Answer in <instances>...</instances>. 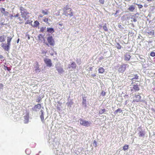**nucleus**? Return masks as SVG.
Instances as JSON below:
<instances>
[{
    "instance_id": "7ed1b4c3",
    "label": "nucleus",
    "mask_w": 155,
    "mask_h": 155,
    "mask_svg": "<svg viewBox=\"0 0 155 155\" xmlns=\"http://www.w3.org/2000/svg\"><path fill=\"white\" fill-rule=\"evenodd\" d=\"M80 124L81 125L84 126L85 127H89L90 126L91 123L90 122L84 120L82 119H80Z\"/></svg>"
},
{
    "instance_id": "5fc2aeb1",
    "label": "nucleus",
    "mask_w": 155,
    "mask_h": 155,
    "mask_svg": "<svg viewBox=\"0 0 155 155\" xmlns=\"http://www.w3.org/2000/svg\"><path fill=\"white\" fill-rule=\"evenodd\" d=\"M63 24H59V25L61 26H62Z\"/></svg>"
},
{
    "instance_id": "4c0bfd02",
    "label": "nucleus",
    "mask_w": 155,
    "mask_h": 155,
    "mask_svg": "<svg viewBox=\"0 0 155 155\" xmlns=\"http://www.w3.org/2000/svg\"><path fill=\"white\" fill-rule=\"evenodd\" d=\"M150 55L153 57L155 56V52H152L150 54Z\"/></svg>"
},
{
    "instance_id": "9b49d317",
    "label": "nucleus",
    "mask_w": 155,
    "mask_h": 155,
    "mask_svg": "<svg viewBox=\"0 0 155 155\" xmlns=\"http://www.w3.org/2000/svg\"><path fill=\"white\" fill-rule=\"evenodd\" d=\"M41 108V105L40 104H38L36 105H35L34 107L32 108L33 110L35 111H37L38 109L40 110Z\"/></svg>"
},
{
    "instance_id": "f704fd0d",
    "label": "nucleus",
    "mask_w": 155,
    "mask_h": 155,
    "mask_svg": "<svg viewBox=\"0 0 155 155\" xmlns=\"http://www.w3.org/2000/svg\"><path fill=\"white\" fill-rule=\"evenodd\" d=\"M32 22V21L31 20H28L25 23V24L27 25L28 24H31Z\"/></svg>"
},
{
    "instance_id": "6e6d98bb",
    "label": "nucleus",
    "mask_w": 155,
    "mask_h": 155,
    "mask_svg": "<svg viewBox=\"0 0 155 155\" xmlns=\"http://www.w3.org/2000/svg\"><path fill=\"white\" fill-rule=\"evenodd\" d=\"M40 17L42 18L43 17V16L42 15H39Z\"/></svg>"
},
{
    "instance_id": "4468645a",
    "label": "nucleus",
    "mask_w": 155,
    "mask_h": 155,
    "mask_svg": "<svg viewBox=\"0 0 155 155\" xmlns=\"http://www.w3.org/2000/svg\"><path fill=\"white\" fill-rule=\"evenodd\" d=\"M141 130H140L138 133L139 136L140 137H143L145 134V132L144 131L142 130L141 128Z\"/></svg>"
},
{
    "instance_id": "e2e57ef3",
    "label": "nucleus",
    "mask_w": 155,
    "mask_h": 155,
    "mask_svg": "<svg viewBox=\"0 0 155 155\" xmlns=\"http://www.w3.org/2000/svg\"><path fill=\"white\" fill-rule=\"evenodd\" d=\"M21 18L20 17H19L18 18V19H19V20H20Z\"/></svg>"
},
{
    "instance_id": "09e8293b",
    "label": "nucleus",
    "mask_w": 155,
    "mask_h": 155,
    "mask_svg": "<svg viewBox=\"0 0 155 155\" xmlns=\"http://www.w3.org/2000/svg\"><path fill=\"white\" fill-rule=\"evenodd\" d=\"M89 69H90V70L92 71V70L93 69V67H91L89 68Z\"/></svg>"
},
{
    "instance_id": "a211bd4d",
    "label": "nucleus",
    "mask_w": 155,
    "mask_h": 155,
    "mask_svg": "<svg viewBox=\"0 0 155 155\" xmlns=\"http://www.w3.org/2000/svg\"><path fill=\"white\" fill-rule=\"evenodd\" d=\"M86 97H82L83 99V101L82 102V104L83 105H84V106L85 107L86 106Z\"/></svg>"
},
{
    "instance_id": "9d476101",
    "label": "nucleus",
    "mask_w": 155,
    "mask_h": 155,
    "mask_svg": "<svg viewBox=\"0 0 155 155\" xmlns=\"http://www.w3.org/2000/svg\"><path fill=\"white\" fill-rule=\"evenodd\" d=\"M56 68L59 74L62 73L64 71L63 68L60 66H58V65H56Z\"/></svg>"
},
{
    "instance_id": "dca6fc26",
    "label": "nucleus",
    "mask_w": 155,
    "mask_h": 155,
    "mask_svg": "<svg viewBox=\"0 0 155 155\" xmlns=\"http://www.w3.org/2000/svg\"><path fill=\"white\" fill-rule=\"evenodd\" d=\"M104 69L102 67H100L98 69L99 73L103 74L104 72Z\"/></svg>"
},
{
    "instance_id": "f8f14e48",
    "label": "nucleus",
    "mask_w": 155,
    "mask_h": 155,
    "mask_svg": "<svg viewBox=\"0 0 155 155\" xmlns=\"http://www.w3.org/2000/svg\"><path fill=\"white\" fill-rule=\"evenodd\" d=\"M35 67L36 68L35 71L36 72H39L40 71L39 68V65L38 63V62H36L35 63Z\"/></svg>"
},
{
    "instance_id": "864d4df0",
    "label": "nucleus",
    "mask_w": 155,
    "mask_h": 155,
    "mask_svg": "<svg viewBox=\"0 0 155 155\" xmlns=\"http://www.w3.org/2000/svg\"><path fill=\"white\" fill-rule=\"evenodd\" d=\"M118 12V11H117H117H116V13H115V15H117V13Z\"/></svg>"
},
{
    "instance_id": "7c9ffc66",
    "label": "nucleus",
    "mask_w": 155,
    "mask_h": 155,
    "mask_svg": "<svg viewBox=\"0 0 155 155\" xmlns=\"http://www.w3.org/2000/svg\"><path fill=\"white\" fill-rule=\"evenodd\" d=\"M41 114L40 116V118L42 121H43L44 120V114L43 113V110H41Z\"/></svg>"
},
{
    "instance_id": "0eeeda50",
    "label": "nucleus",
    "mask_w": 155,
    "mask_h": 155,
    "mask_svg": "<svg viewBox=\"0 0 155 155\" xmlns=\"http://www.w3.org/2000/svg\"><path fill=\"white\" fill-rule=\"evenodd\" d=\"M141 97L140 95L137 94L134 96V99L133 101V102H138L140 101Z\"/></svg>"
},
{
    "instance_id": "72a5a7b5",
    "label": "nucleus",
    "mask_w": 155,
    "mask_h": 155,
    "mask_svg": "<svg viewBox=\"0 0 155 155\" xmlns=\"http://www.w3.org/2000/svg\"><path fill=\"white\" fill-rule=\"evenodd\" d=\"M46 29V27H42L40 28V32H43Z\"/></svg>"
},
{
    "instance_id": "cd10ccee",
    "label": "nucleus",
    "mask_w": 155,
    "mask_h": 155,
    "mask_svg": "<svg viewBox=\"0 0 155 155\" xmlns=\"http://www.w3.org/2000/svg\"><path fill=\"white\" fill-rule=\"evenodd\" d=\"M123 150H127L128 148V146L127 145H125L123 147Z\"/></svg>"
},
{
    "instance_id": "603ef678",
    "label": "nucleus",
    "mask_w": 155,
    "mask_h": 155,
    "mask_svg": "<svg viewBox=\"0 0 155 155\" xmlns=\"http://www.w3.org/2000/svg\"><path fill=\"white\" fill-rule=\"evenodd\" d=\"M19 39L18 38V39L17 40V43H18L19 42Z\"/></svg>"
},
{
    "instance_id": "b1692460",
    "label": "nucleus",
    "mask_w": 155,
    "mask_h": 155,
    "mask_svg": "<svg viewBox=\"0 0 155 155\" xmlns=\"http://www.w3.org/2000/svg\"><path fill=\"white\" fill-rule=\"evenodd\" d=\"M116 47L118 49H120L122 48L121 46L119 43H117Z\"/></svg>"
},
{
    "instance_id": "f3484780",
    "label": "nucleus",
    "mask_w": 155,
    "mask_h": 155,
    "mask_svg": "<svg viewBox=\"0 0 155 155\" xmlns=\"http://www.w3.org/2000/svg\"><path fill=\"white\" fill-rule=\"evenodd\" d=\"M38 39L40 41H42V40H45V39L44 37V36L41 34L38 35Z\"/></svg>"
},
{
    "instance_id": "ddd939ff",
    "label": "nucleus",
    "mask_w": 155,
    "mask_h": 155,
    "mask_svg": "<svg viewBox=\"0 0 155 155\" xmlns=\"http://www.w3.org/2000/svg\"><path fill=\"white\" fill-rule=\"evenodd\" d=\"M130 76L132 77H133L132 78L131 80L132 81H137V80L139 78V76L137 74H131L130 75Z\"/></svg>"
},
{
    "instance_id": "58836bf2",
    "label": "nucleus",
    "mask_w": 155,
    "mask_h": 155,
    "mask_svg": "<svg viewBox=\"0 0 155 155\" xmlns=\"http://www.w3.org/2000/svg\"><path fill=\"white\" fill-rule=\"evenodd\" d=\"M5 9L4 8H2L1 9V12L2 13H3L4 12H5Z\"/></svg>"
},
{
    "instance_id": "69168bd1",
    "label": "nucleus",
    "mask_w": 155,
    "mask_h": 155,
    "mask_svg": "<svg viewBox=\"0 0 155 155\" xmlns=\"http://www.w3.org/2000/svg\"><path fill=\"white\" fill-rule=\"evenodd\" d=\"M141 128V127H138L139 128Z\"/></svg>"
},
{
    "instance_id": "49530a36",
    "label": "nucleus",
    "mask_w": 155,
    "mask_h": 155,
    "mask_svg": "<svg viewBox=\"0 0 155 155\" xmlns=\"http://www.w3.org/2000/svg\"><path fill=\"white\" fill-rule=\"evenodd\" d=\"M91 76L92 77H94L96 76V75L95 74H91Z\"/></svg>"
},
{
    "instance_id": "412c9836",
    "label": "nucleus",
    "mask_w": 155,
    "mask_h": 155,
    "mask_svg": "<svg viewBox=\"0 0 155 155\" xmlns=\"http://www.w3.org/2000/svg\"><path fill=\"white\" fill-rule=\"evenodd\" d=\"M122 110L120 108H118L117 110H116L114 112L115 114H117L118 112L120 113L122 112Z\"/></svg>"
},
{
    "instance_id": "aec40b11",
    "label": "nucleus",
    "mask_w": 155,
    "mask_h": 155,
    "mask_svg": "<svg viewBox=\"0 0 155 155\" xmlns=\"http://www.w3.org/2000/svg\"><path fill=\"white\" fill-rule=\"evenodd\" d=\"M12 39V38L11 37H8L7 38V43L10 45V42Z\"/></svg>"
},
{
    "instance_id": "6ab92c4d",
    "label": "nucleus",
    "mask_w": 155,
    "mask_h": 155,
    "mask_svg": "<svg viewBox=\"0 0 155 155\" xmlns=\"http://www.w3.org/2000/svg\"><path fill=\"white\" fill-rule=\"evenodd\" d=\"M47 31L48 32L51 33H53L54 31V29L52 28H47Z\"/></svg>"
},
{
    "instance_id": "c756f323",
    "label": "nucleus",
    "mask_w": 155,
    "mask_h": 155,
    "mask_svg": "<svg viewBox=\"0 0 155 155\" xmlns=\"http://www.w3.org/2000/svg\"><path fill=\"white\" fill-rule=\"evenodd\" d=\"M43 21L44 22H45L46 23H48V18H47L46 17H44L43 19Z\"/></svg>"
},
{
    "instance_id": "774afa93",
    "label": "nucleus",
    "mask_w": 155,
    "mask_h": 155,
    "mask_svg": "<svg viewBox=\"0 0 155 155\" xmlns=\"http://www.w3.org/2000/svg\"><path fill=\"white\" fill-rule=\"evenodd\" d=\"M155 60H154V61L155 62V58H154Z\"/></svg>"
},
{
    "instance_id": "a19ab883",
    "label": "nucleus",
    "mask_w": 155,
    "mask_h": 155,
    "mask_svg": "<svg viewBox=\"0 0 155 155\" xmlns=\"http://www.w3.org/2000/svg\"><path fill=\"white\" fill-rule=\"evenodd\" d=\"M3 14L5 15H8L9 14V13L8 12L5 11Z\"/></svg>"
},
{
    "instance_id": "052dcab7",
    "label": "nucleus",
    "mask_w": 155,
    "mask_h": 155,
    "mask_svg": "<svg viewBox=\"0 0 155 155\" xmlns=\"http://www.w3.org/2000/svg\"><path fill=\"white\" fill-rule=\"evenodd\" d=\"M28 149H26L25 150V152L26 153L27 151L28 150Z\"/></svg>"
},
{
    "instance_id": "a878e982",
    "label": "nucleus",
    "mask_w": 155,
    "mask_h": 155,
    "mask_svg": "<svg viewBox=\"0 0 155 155\" xmlns=\"http://www.w3.org/2000/svg\"><path fill=\"white\" fill-rule=\"evenodd\" d=\"M5 41V39L4 37V36L3 35L2 36H0V42H2L4 41Z\"/></svg>"
},
{
    "instance_id": "1a4fd4ad",
    "label": "nucleus",
    "mask_w": 155,
    "mask_h": 155,
    "mask_svg": "<svg viewBox=\"0 0 155 155\" xmlns=\"http://www.w3.org/2000/svg\"><path fill=\"white\" fill-rule=\"evenodd\" d=\"M10 45L7 43V44L2 43V47L5 50L8 51L9 50Z\"/></svg>"
},
{
    "instance_id": "2eb2a0df",
    "label": "nucleus",
    "mask_w": 155,
    "mask_h": 155,
    "mask_svg": "<svg viewBox=\"0 0 155 155\" xmlns=\"http://www.w3.org/2000/svg\"><path fill=\"white\" fill-rule=\"evenodd\" d=\"M133 88L135 91H137L140 90V88L139 87V86L137 84L133 85Z\"/></svg>"
},
{
    "instance_id": "79ce46f5",
    "label": "nucleus",
    "mask_w": 155,
    "mask_h": 155,
    "mask_svg": "<svg viewBox=\"0 0 155 155\" xmlns=\"http://www.w3.org/2000/svg\"><path fill=\"white\" fill-rule=\"evenodd\" d=\"M138 6V7L139 9L142 8L143 7V5H141L137 4Z\"/></svg>"
},
{
    "instance_id": "f257e3e1",
    "label": "nucleus",
    "mask_w": 155,
    "mask_h": 155,
    "mask_svg": "<svg viewBox=\"0 0 155 155\" xmlns=\"http://www.w3.org/2000/svg\"><path fill=\"white\" fill-rule=\"evenodd\" d=\"M62 9L63 11V14L66 17H71L74 16V12L71 8L68 7V5H66Z\"/></svg>"
},
{
    "instance_id": "37998d69",
    "label": "nucleus",
    "mask_w": 155,
    "mask_h": 155,
    "mask_svg": "<svg viewBox=\"0 0 155 155\" xmlns=\"http://www.w3.org/2000/svg\"><path fill=\"white\" fill-rule=\"evenodd\" d=\"M3 86V84L2 83H0V88H2Z\"/></svg>"
},
{
    "instance_id": "5701e85b",
    "label": "nucleus",
    "mask_w": 155,
    "mask_h": 155,
    "mask_svg": "<svg viewBox=\"0 0 155 155\" xmlns=\"http://www.w3.org/2000/svg\"><path fill=\"white\" fill-rule=\"evenodd\" d=\"M46 11L45 10H42L41 12L44 15H47L48 14V10L46 9Z\"/></svg>"
},
{
    "instance_id": "bb28decb",
    "label": "nucleus",
    "mask_w": 155,
    "mask_h": 155,
    "mask_svg": "<svg viewBox=\"0 0 155 155\" xmlns=\"http://www.w3.org/2000/svg\"><path fill=\"white\" fill-rule=\"evenodd\" d=\"M71 67L72 68L75 69L76 68V64L75 63H74V62H72L71 64Z\"/></svg>"
},
{
    "instance_id": "473e14b6",
    "label": "nucleus",
    "mask_w": 155,
    "mask_h": 155,
    "mask_svg": "<svg viewBox=\"0 0 155 155\" xmlns=\"http://www.w3.org/2000/svg\"><path fill=\"white\" fill-rule=\"evenodd\" d=\"M41 100L40 97H38L36 99V102H37L39 103L41 101Z\"/></svg>"
},
{
    "instance_id": "f03ea898",
    "label": "nucleus",
    "mask_w": 155,
    "mask_h": 155,
    "mask_svg": "<svg viewBox=\"0 0 155 155\" xmlns=\"http://www.w3.org/2000/svg\"><path fill=\"white\" fill-rule=\"evenodd\" d=\"M48 42H46L45 44L48 46L49 45L54 46L55 45V41L52 36H50L47 38Z\"/></svg>"
},
{
    "instance_id": "ea45409f",
    "label": "nucleus",
    "mask_w": 155,
    "mask_h": 155,
    "mask_svg": "<svg viewBox=\"0 0 155 155\" xmlns=\"http://www.w3.org/2000/svg\"><path fill=\"white\" fill-rule=\"evenodd\" d=\"M99 2L101 4H103L104 3V0H99Z\"/></svg>"
},
{
    "instance_id": "423d86ee",
    "label": "nucleus",
    "mask_w": 155,
    "mask_h": 155,
    "mask_svg": "<svg viewBox=\"0 0 155 155\" xmlns=\"http://www.w3.org/2000/svg\"><path fill=\"white\" fill-rule=\"evenodd\" d=\"M29 14L28 12H27V10L25 11L21 12V17L24 18L25 20H26V19L28 18L29 16L28 15Z\"/></svg>"
},
{
    "instance_id": "c85d7f7f",
    "label": "nucleus",
    "mask_w": 155,
    "mask_h": 155,
    "mask_svg": "<svg viewBox=\"0 0 155 155\" xmlns=\"http://www.w3.org/2000/svg\"><path fill=\"white\" fill-rule=\"evenodd\" d=\"M19 9L21 11V12H23L27 10L26 9H25L22 6L20 7Z\"/></svg>"
},
{
    "instance_id": "6e6552de",
    "label": "nucleus",
    "mask_w": 155,
    "mask_h": 155,
    "mask_svg": "<svg viewBox=\"0 0 155 155\" xmlns=\"http://www.w3.org/2000/svg\"><path fill=\"white\" fill-rule=\"evenodd\" d=\"M131 58L130 53L127 52L124 55V60L125 61H128Z\"/></svg>"
},
{
    "instance_id": "c9c22d12",
    "label": "nucleus",
    "mask_w": 155,
    "mask_h": 155,
    "mask_svg": "<svg viewBox=\"0 0 155 155\" xmlns=\"http://www.w3.org/2000/svg\"><path fill=\"white\" fill-rule=\"evenodd\" d=\"M105 111V109H103L99 111V113L100 114H102L104 113Z\"/></svg>"
},
{
    "instance_id": "8fccbe9b",
    "label": "nucleus",
    "mask_w": 155,
    "mask_h": 155,
    "mask_svg": "<svg viewBox=\"0 0 155 155\" xmlns=\"http://www.w3.org/2000/svg\"><path fill=\"white\" fill-rule=\"evenodd\" d=\"M94 143H95L96 144H97V142L96 141V140H94Z\"/></svg>"
},
{
    "instance_id": "bf43d9fd",
    "label": "nucleus",
    "mask_w": 155,
    "mask_h": 155,
    "mask_svg": "<svg viewBox=\"0 0 155 155\" xmlns=\"http://www.w3.org/2000/svg\"><path fill=\"white\" fill-rule=\"evenodd\" d=\"M30 37L29 36V35H28V39H30Z\"/></svg>"
},
{
    "instance_id": "3c124183",
    "label": "nucleus",
    "mask_w": 155,
    "mask_h": 155,
    "mask_svg": "<svg viewBox=\"0 0 155 155\" xmlns=\"http://www.w3.org/2000/svg\"><path fill=\"white\" fill-rule=\"evenodd\" d=\"M6 68L7 69V70L8 71H10V69H8V67H6Z\"/></svg>"
},
{
    "instance_id": "20e7f679",
    "label": "nucleus",
    "mask_w": 155,
    "mask_h": 155,
    "mask_svg": "<svg viewBox=\"0 0 155 155\" xmlns=\"http://www.w3.org/2000/svg\"><path fill=\"white\" fill-rule=\"evenodd\" d=\"M127 67H128V65L127 64H123L121 65L119 68L118 71L120 72H123L126 70Z\"/></svg>"
},
{
    "instance_id": "4d7b16f0",
    "label": "nucleus",
    "mask_w": 155,
    "mask_h": 155,
    "mask_svg": "<svg viewBox=\"0 0 155 155\" xmlns=\"http://www.w3.org/2000/svg\"><path fill=\"white\" fill-rule=\"evenodd\" d=\"M144 6L145 7H147V5H144Z\"/></svg>"
},
{
    "instance_id": "39448f33",
    "label": "nucleus",
    "mask_w": 155,
    "mask_h": 155,
    "mask_svg": "<svg viewBox=\"0 0 155 155\" xmlns=\"http://www.w3.org/2000/svg\"><path fill=\"white\" fill-rule=\"evenodd\" d=\"M45 63L46 64L47 67H51L52 65L51 60L49 58H45L44 59Z\"/></svg>"
},
{
    "instance_id": "338daca9",
    "label": "nucleus",
    "mask_w": 155,
    "mask_h": 155,
    "mask_svg": "<svg viewBox=\"0 0 155 155\" xmlns=\"http://www.w3.org/2000/svg\"><path fill=\"white\" fill-rule=\"evenodd\" d=\"M131 91H133V90L132 89H131Z\"/></svg>"
},
{
    "instance_id": "4be33fe9",
    "label": "nucleus",
    "mask_w": 155,
    "mask_h": 155,
    "mask_svg": "<svg viewBox=\"0 0 155 155\" xmlns=\"http://www.w3.org/2000/svg\"><path fill=\"white\" fill-rule=\"evenodd\" d=\"M135 9L133 5H131L130 6L128 9L131 12H133Z\"/></svg>"
},
{
    "instance_id": "393cba45",
    "label": "nucleus",
    "mask_w": 155,
    "mask_h": 155,
    "mask_svg": "<svg viewBox=\"0 0 155 155\" xmlns=\"http://www.w3.org/2000/svg\"><path fill=\"white\" fill-rule=\"evenodd\" d=\"M39 24V22L37 21H35L34 22V27H37Z\"/></svg>"
},
{
    "instance_id": "0e129e2a",
    "label": "nucleus",
    "mask_w": 155,
    "mask_h": 155,
    "mask_svg": "<svg viewBox=\"0 0 155 155\" xmlns=\"http://www.w3.org/2000/svg\"><path fill=\"white\" fill-rule=\"evenodd\" d=\"M4 1V0H0V1Z\"/></svg>"
},
{
    "instance_id": "de8ad7c7",
    "label": "nucleus",
    "mask_w": 155,
    "mask_h": 155,
    "mask_svg": "<svg viewBox=\"0 0 155 155\" xmlns=\"http://www.w3.org/2000/svg\"><path fill=\"white\" fill-rule=\"evenodd\" d=\"M152 33H154L153 32H152V31H150V32H147V33H148V34H152Z\"/></svg>"
},
{
    "instance_id": "2f4dec72",
    "label": "nucleus",
    "mask_w": 155,
    "mask_h": 155,
    "mask_svg": "<svg viewBox=\"0 0 155 155\" xmlns=\"http://www.w3.org/2000/svg\"><path fill=\"white\" fill-rule=\"evenodd\" d=\"M103 28L105 31H108V29L106 24H105V25L103 26Z\"/></svg>"
},
{
    "instance_id": "13d9d810",
    "label": "nucleus",
    "mask_w": 155,
    "mask_h": 155,
    "mask_svg": "<svg viewBox=\"0 0 155 155\" xmlns=\"http://www.w3.org/2000/svg\"><path fill=\"white\" fill-rule=\"evenodd\" d=\"M148 2H151L152 1V0H147Z\"/></svg>"
},
{
    "instance_id": "c03bdc74",
    "label": "nucleus",
    "mask_w": 155,
    "mask_h": 155,
    "mask_svg": "<svg viewBox=\"0 0 155 155\" xmlns=\"http://www.w3.org/2000/svg\"><path fill=\"white\" fill-rule=\"evenodd\" d=\"M20 15L19 13H17L16 14V15L14 16L15 17H18Z\"/></svg>"
},
{
    "instance_id": "680f3d73",
    "label": "nucleus",
    "mask_w": 155,
    "mask_h": 155,
    "mask_svg": "<svg viewBox=\"0 0 155 155\" xmlns=\"http://www.w3.org/2000/svg\"><path fill=\"white\" fill-rule=\"evenodd\" d=\"M134 21H136V20L135 19H134Z\"/></svg>"
},
{
    "instance_id": "e433bc0d",
    "label": "nucleus",
    "mask_w": 155,
    "mask_h": 155,
    "mask_svg": "<svg viewBox=\"0 0 155 155\" xmlns=\"http://www.w3.org/2000/svg\"><path fill=\"white\" fill-rule=\"evenodd\" d=\"M106 94V92L104 91H102L101 94V95L102 96H104Z\"/></svg>"
},
{
    "instance_id": "a18cd8bd",
    "label": "nucleus",
    "mask_w": 155,
    "mask_h": 155,
    "mask_svg": "<svg viewBox=\"0 0 155 155\" xmlns=\"http://www.w3.org/2000/svg\"><path fill=\"white\" fill-rule=\"evenodd\" d=\"M104 59V58L102 56V57H100V58H99V60H103Z\"/></svg>"
}]
</instances>
